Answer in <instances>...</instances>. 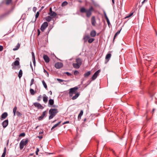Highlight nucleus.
<instances>
[{
  "label": "nucleus",
  "mask_w": 157,
  "mask_h": 157,
  "mask_svg": "<svg viewBox=\"0 0 157 157\" xmlns=\"http://www.w3.org/2000/svg\"><path fill=\"white\" fill-rule=\"evenodd\" d=\"M93 11H94V9L92 6H90L89 9L87 10L84 7H82L80 9V12L81 13H85L86 17H90Z\"/></svg>",
  "instance_id": "1"
},
{
  "label": "nucleus",
  "mask_w": 157,
  "mask_h": 157,
  "mask_svg": "<svg viewBox=\"0 0 157 157\" xmlns=\"http://www.w3.org/2000/svg\"><path fill=\"white\" fill-rule=\"evenodd\" d=\"M59 112L57 109H51L49 111V114L50 115L49 117V120L52 119Z\"/></svg>",
  "instance_id": "2"
},
{
  "label": "nucleus",
  "mask_w": 157,
  "mask_h": 157,
  "mask_svg": "<svg viewBox=\"0 0 157 157\" xmlns=\"http://www.w3.org/2000/svg\"><path fill=\"white\" fill-rule=\"evenodd\" d=\"M78 89V87L77 86L70 89L69 92V97H72L74 94L76 93V91Z\"/></svg>",
  "instance_id": "3"
},
{
  "label": "nucleus",
  "mask_w": 157,
  "mask_h": 157,
  "mask_svg": "<svg viewBox=\"0 0 157 157\" xmlns=\"http://www.w3.org/2000/svg\"><path fill=\"white\" fill-rule=\"evenodd\" d=\"M28 142V139L26 138L25 140L23 139L22 140L20 143V150H22L24 147V145H26Z\"/></svg>",
  "instance_id": "4"
},
{
  "label": "nucleus",
  "mask_w": 157,
  "mask_h": 157,
  "mask_svg": "<svg viewBox=\"0 0 157 157\" xmlns=\"http://www.w3.org/2000/svg\"><path fill=\"white\" fill-rule=\"evenodd\" d=\"M17 107L16 106H15L13 109V116H15L16 114V115L18 117H21L22 115V114L19 111H17Z\"/></svg>",
  "instance_id": "5"
},
{
  "label": "nucleus",
  "mask_w": 157,
  "mask_h": 157,
  "mask_svg": "<svg viewBox=\"0 0 157 157\" xmlns=\"http://www.w3.org/2000/svg\"><path fill=\"white\" fill-rule=\"evenodd\" d=\"M48 14L50 16L52 17V18L55 17L57 15V14L55 12L52 11V8L51 7L50 8L49 12Z\"/></svg>",
  "instance_id": "6"
},
{
  "label": "nucleus",
  "mask_w": 157,
  "mask_h": 157,
  "mask_svg": "<svg viewBox=\"0 0 157 157\" xmlns=\"http://www.w3.org/2000/svg\"><path fill=\"white\" fill-rule=\"evenodd\" d=\"M33 105L35 107L37 108L38 109H42L44 108V107L42 106L38 102L34 103Z\"/></svg>",
  "instance_id": "7"
},
{
  "label": "nucleus",
  "mask_w": 157,
  "mask_h": 157,
  "mask_svg": "<svg viewBox=\"0 0 157 157\" xmlns=\"http://www.w3.org/2000/svg\"><path fill=\"white\" fill-rule=\"evenodd\" d=\"M48 26V23L46 22H44L41 25L40 27V30L42 31H44L45 29Z\"/></svg>",
  "instance_id": "8"
},
{
  "label": "nucleus",
  "mask_w": 157,
  "mask_h": 157,
  "mask_svg": "<svg viewBox=\"0 0 157 157\" xmlns=\"http://www.w3.org/2000/svg\"><path fill=\"white\" fill-rule=\"evenodd\" d=\"M63 64L60 62H57L55 64V67L57 69H59L63 67Z\"/></svg>",
  "instance_id": "9"
},
{
  "label": "nucleus",
  "mask_w": 157,
  "mask_h": 157,
  "mask_svg": "<svg viewBox=\"0 0 157 157\" xmlns=\"http://www.w3.org/2000/svg\"><path fill=\"white\" fill-rule=\"evenodd\" d=\"M91 23L92 24V25L93 26H96V21L95 17L94 16H92L91 18Z\"/></svg>",
  "instance_id": "10"
},
{
  "label": "nucleus",
  "mask_w": 157,
  "mask_h": 157,
  "mask_svg": "<svg viewBox=\"0 0 157 157\" xmlns=\"http://www.w3.org/2000/svg\"><path fill=\"white\" fill-rule=\"evenodd\" d=\"M8 124V119L4 121L2 123V126L4 128H6Z\"/></svg>",
  "instance_id": "11"
},
{
  "label": "nucleus",
  "mask_w": 157,
  "mask_h": 157,
  "mask_svg": "<svg viewBox=\"0 0 157 157\" xmlns=\"http://www.w3.org/2000/svg\"><path fill=\"white\" fill-rule=\"evenodd\" d=\"M20 63L18 61V60H15L13 63L11 65L13 67L12 68V69H14V67L15 66H17L19 65Z\"/></svg>",
  "instance_id": "12"
},
{
  "label": "nucleus",
  "mask_w": 157,
  "mask_h": 157,
  "mask_svg": "<svg viewBox=\"0 0 157 157\" xmlns=\"http://www.w3.org/2000/svg\"><path fill=\"white\" fill-rule=\"evenodd\" d=\"M81 66L82 63V61L81 59L78 58L76 59H75V63Z\"/></svg>",
  "instance_id": "13"
},
{
  "label": "nucleus",
  "mask_w": 157,
  "mask_h": 157,
  "mask_svg": "<svg viewBox=\"0 0 157 157\" xmlns=\"http://www.w3.org/2000/svg\"><path fill=\"white\" fill-rule=\"evenodd\" d=\"M43 59L45 62L46 63H48L50 61V58L47 55H44L43 56Z\"/></svg>",
  "instance_id": "14"
},
{
  "label": "nucleus",
  "mask_w": 157,
  "mask_h": 157,
  "mask_svg": "<svg viewBox=\"0 0 157 157\" xmlns=\"http://www.w3.org/2000/svg\"><path fill=\"white\" fill-rule=\"evenodd\" d=\"M96 31L94 30H93L90 31V35L91 37H95L96 35Z\"/></svg>",
  "instance_id": "15"
},
{
  "label": "nucleus",
  "mask_w": 157,
  "mask_h": 157,
  "mask_svg": "<svg viewBox=\"0 0 157 157\" xmlns=\"http://www.w3.org/2000/svg\"><path fill=\"white\" fill-rule=\"evenodd\" d=\"M90 38V36L89 35H85L83 36V39L84 40V42H86L88 41V39Z\"/></svg>",
  "instance_id": "16"
},
{
  "label": "nucleus",
  "mask_w": 157,
  "mask_h": 157,
  "mask_svg": "<svg viewBox=\"0 0 157 157\" xmlns=\"http://www.w3.org/2000/svg\"><path fill=\"white\" fill-rule=\"evenodd\" d=\"M75 95L72 97V99L73 100H74L77 99L78 97L79 96L80 94L76 91V93L75 94Z\"/></svg>",
  "instance_id": "17"
},
{
  "label": "nucleus",
  "mask_w": 157,
  "mask_h": 157,
  "mask_svg": "<svg viewBox=\"0 0 157 157\" xmlns=\"http://www.w3.org/2000/svg\"><path fill=\"white\" fill-rule=\"evenodd\" d=\"M32 60L33 61V64L34 66H35L36 64V61L35 59V55L33 52H32Z\"/></svg>",
  "instance_id": "18"
},
{
  "label": "nucleus",
  "mask_w": 157,
  "mask_h": 157,
  "mask_svg": "<svg viewBox=\"0 0 157 157\" xmlns=\"http://www.w3.org/2000/svg\"><path fill=\"white\" fill-rule=\"evenodd\" d=\"M72 66L74 68L77 69H79L81 66L78 64L76 63H72Z\"/></svg>",
  "instance_id": "19"
},
{
  "label": "nucleus",
  "mask_w": 157,
  "mask_h": 157,
  "mask_svg": "<svg viewBox=\"0 0 157 157\" xmlns=\"http://www.w3.org/2000/svg\"><path fill=\"white\" fill-rule=\"evenodd\" d=\"M111 55L110 53H108L106 56L105 59L107 60V62H105V63H106L107 62H108L111 57Z\"/></svg>",
  "instance_id": "20"
},
{
  "label": "nucleus",
  "mask_w": 157,
  "mask_h": 157,
  "mask_svg": "<svg viewBox=\"0 0 157 157\" xmlns=\"http://www.w3.org/2000/svg\"><path fill=\"white\" fill-rule=\"evenodd\" d=\"M43 100L45 103H46L48 100V97L46 96L45 94H44L43 96Z\"/></svg>",
  "instance_id": "21"
},
{
  "label": "nucleus",
  "mask_w": 157,
  "mask_h": 157,
  "mask_svg": "<svg viewBox=\"0 0 157 157\" xmlns=\"http://www.w3.org/2000/svg\"><path fill=\"white\" fill-rule=\"evenodd\" d=\"M8 116V113L6 112L3 113L1 116V118L3 119H5Z\"/></svg>",
  "instance_id": "22"
},
{
  "label": "nucleus",
  "mask_w": 157,
  "mask_h": 157,
  "mask_svg": "<svg viewBox=\"0 0 157 157\" xmlns=\"http://www.w3.org/2000/svg\"><path fill=\"white\" fill-rule=\"evenodd\" d=\"M83 111L82 110H81L80 111V112L78 116V120L79 121L81 119V117L83 114Z\"/></svg>",
  "instance_id": "23"
},
{
  "label": "nucleus",
  "mask_w": 157,
  "mask_h": 157,
  "mask_svg": "<svg viewBox=\"0 0 157 157\" xmlns=\"http://www.w3.org/2000/svg\"><path fill=\"white\" fill-rule=\"evenodd\" d=\"M91 74V71H89L85 73L84 75V77L85 78L88 77Z\"/></svg>",
  "instance_id": "24"
},
{
  "label": "nucleus",
  "mask_w": 157,
  "mask_h": 157,
  "mask_svg": "<svg viewBox=\"0 0 157 157\" xmlns=\"http://www.w3.org/2000/svg\"><path fill=\"white\" fill-rule=\"evenodd\" d=\"M6 152V147H5L4 149L2 155L1 157H5Z\"/></svg>",
  "instance_id": "25"
},
{
  "label": "nucleus",
  "mask_w": 157,
  "mask_h": 157,
  "mask_svg": "<svg viewBox=\"0 0 157 157\" xmlns=\"http://www.w3.org/2000/svg\"><path fill=\"white\" fill-rule=\"evenodd\" d=\"M10 12H7L5 13H4L3 14H2L1 16V18L4 17H6V16H7V15H8L10 14Z\"/></svg>",
  "instance_id": "26"
},
{
  "label": "nucleus",
  "mask_w": 157,
  "mask_h": 157,
  "mask_svg": "<svg viewBox=\"0 0 157 157\" xmlns=\"http://www.w3.org/2000/svg\"><path fill=\"white\" fill-rule=\"evenodd\" d=\"M121 30H119L115 34L114 36V37H113V42H114V40L116 38V37L120 33V32L121 30Z\"/></svg>",
  "instance_id": "27"
},
{
  "label": "nucleus",
  "mask_w": 157,
  "mask_h": 157,
  "mask_svg": "<svg viewBox=\"0 0 157 157\" xmlns=\"http://www.w3.org/2000/svg\"><path fill=\"white\" fill-rule=\"evenodd\" d=\"M52 17H51L50 16H48L45 17V19L46 21L49 22L52 20Z\"/></svg>",
  "instance_id": "28"
},
{
  "label": "nucleus",
  "mask_w": 157,
  "mask_h": 157,
  "mask_svg": "<svg viewBox=\"0 0 157 157\" xmlns=\"http://www.w3.org/2000/svg\"><path fill=\"white\" fill-rule=\"evenodd\" d=\"M54 103V101L52 99H50L49 100L48 105H53Z\"/></svg>",
  "instance_id": "29"
},
{
  "label": "nucleus",
  "mask_w": 157,
  "mask_h": 157,
  "mask_svg": "<svg viewBox=\"0 0 157 157\" xmlns=\"http://www.w3.org/2000/svg\"><path fill=\"white\" fill-rule=\"evenodd\" d=\"M95 40L94 38H89L88 40V42L89 43H91L93 42Z\"/></svg>",
  "instance_id": "30"
},
{
  "label": "nucleus",
  "mask_w": 157,
  "mask_h": 157,
  "mask_svg": "<svg viewBox=\"0 0 157 157\" xmlns=\"http://www.w3.org/2000/svg\"><path fill=\"white\" fill-rule=\"evenodd\" d=\"M22 71L21 70H20L19 71L18 76L19 78L22 77Z\"/></svg>",
  "instance_id": "31"
},
{
  "label": "nucleus",
  "mask_w": 157,
  "mask_h": 157,
  "mask_svg": "<svg viewBox=\"0 0 157 157\" xmlns=\"http://www.w3.org/2000/svg\"><path fill=\"white\" fill-rule=\"evenodd\" d=\"M30 91L31 94L32 95H34L35 93V92L34 91V90L33 89H31V88L30 89Z\"/></svg>",
  "instance_id": "32"
},
{
  "label": "nucleus",
  "mask_w": 157,
  "mask_h": 157,
  "mask_svg": "<svg viewBox=\"0 0 157 157\" xmlns=\"http://www.w3.org/2000/svg\"><path fill=\"white\" fill-rule=\"evenodd\" d=\"M42 84L44 87L46 89H47V85L46 83L45 82V81L44 80H43L42 81Z\"/></svg>",
  "instance_id": "33"
},
{
  "label": "nucleus",
  "mask_w": 157,
  "mask_h": 157,
  "mask_svg": "<svg viewBox=\"0 0 157 157\" xmlns=\"http://www.w3.org/2000/svg\"><path fill=\"white\" fill-rule=\"evenodd\" d=\"M20 44H19V43H18L16 46V48H14L13 49V51H15V50H17L20 47Z\"/></svg>",
  "instance_id": "34"
},
{
  "label": "nucleus",
  "mask_w": 157,
  "mask_h": 157,
  "mask_svg": "<svg viewBox=\"0 0 157 157\" xmlns=\"http://www.w3.org/2000/svg\"><path fill=\"white\" fill-rule=\"evenodd\" d=\"M47 113V111H45L43 112L41 116H42L43 117H44L45 116H46V114Z\"/></svg>",
  "instance_id": "35"
},
{
  "label": "nucleus",
  "mask_w": 157,
  "mask_h": 157,
  "mask_svg": "<svg viewBox=\"0 0 157 157\" xmlns=\"http://www.w3.org/2000/svg\"><path fill=\"white\" fill-rule=\"evenodd\" d=\"M101 72V70L100 69L96 71L94 73L95 75L98 76L99 75V73Z\"/></svg>",
  "instance_id": "36"
},
{
  "label": "nucleus",
  "mask_w": 157,
  "mask_h": 157,
  "mask_svg": "<svg viewBox=\"0 0 157 157\" xmlns=\"http://www.w3.org/2000/svg\"><path fill=\"white\" fill-rule=\"evenodd\" d=\"M42 97L41 95H39L37 98V101H40L41 100V99L42 98Z\"/></svg>",
  "instance_id": "37"
},
{
  "label": "nucleus",
  "mask_w": 157,
  "mask_h": 157,
  "mask_svg": "<svg viewBox=\"0 0 157 157\" xmlns=\"http://www.w3.org/2000/svg\"><path fill=\"white\" fill-rule=\"evenodd\" d=\"M97 76L95 75V74H94L91 77V79H92V80H94L97 78Z\"/></svg>",
  "instance_id": "38"
},
{
  "label": "nucleus",
  "mask_w": 157,
  "mask_h": 157,
  "mask_svg": "<svg viewBox=\"0 0 157 157\" xmlns=\"http://www.w3.org/2000/svg\"><path fill=\"white\" fill-rule=\"evenodd\" d=\"M25 135V132H23L22 133H21L19 135V137H24Z\"/></svg>",
  "instance_id": "39"
},
{
  "label": "nucleus",
  "mask_w": 157,
  "mask_h": 157,
  "mask_svg": "<svg viewBox=\"0 0 157 157\" xmlns=\"http://www.w3.org/2000/svg\"><path fill=\"white\" fill-rule=\"evenodd\" d=\"M39 15V11H38L37 12V13H36V14L35 15V18H36L35 21L36 20L37 18L38 17Z\"/></svg>",
  "instance_id": "40"
},
{
  "label": "nucleus",
  "mask_w": 157,
  "mask_h": 157,
  "mask_svg": "<svg viewBox=\"0 0 157 157\" xmlns=\"http://www.w3.org/2000/svg\"><path fill=\"white\" fill-rule=\"evenodd\" d=\"M79 73V71H75L74 72V74L75 75H78Z\"/></svg>",
  "instance_id": "41"
},
{
  "label": "nucleus",
  "mask_w": 157,
  "mask_h": 157,
  "mask_svg": "<svg viewBox=\"0 0 157 157\" xmlns=\"http://www.w3.org/2000/svg\"><path fill=\"white\" fill-rule=\"evenodd\" d=\"M106 20L107 22L108 26L110 28V25H111V24H110V22L109 20V19H108Z\"/></svg>",
  "instance_id": "42"
},
{
  "label": "nucleus",
  "mask_w": 157,
  "mask_h": 157,
  "mask_svg": "<svg viewBox=\"0 0 157 157\" xmlns=\"http://www.w3.org/2000/svg\"><path fill=\"white\" fill-rule=\"evenodd\" d=\"M103 13H104V15L105 17V18L106 19V20L108 19H109V18H108V17H107V15L106 14V13L105 11H104Z\"/></svg>",
  "instance_id": "43"
},
{
  "label": "nucleus",
  "mask_w": 157,
  "mask_h": 157,
  "mask_svg": "<svg viewBox=\"0 0 157 157\" xmlns=\"http://www.w3.org/2000/svg\"><path fill=\"white\" fill-rule=\"evenodd\" d=\"M44 72L45 74H46L47 75V76H48V72L44 69Z\"/></svg>",
  "instance_id": "44"
},
{
  "label": "nucleus",
  "mask_w": 157,
  "mask_h": 157,
  "mask_svg": "<svg viewBox=\"0 0 157 157\" xmlns=\"http://www.w3.org/2000/svg\"><path fill=\"white\" fill-rule=\"evenodd\" d=\"M44 118V117H43L41 115L38 118V120L39 121H40L42 120Z\"/></svg>",
  "instance_id": "45"
},
{
  "label": "nucleus",
  "mask_w": 157,
  "mask_h": 157,
  "mask_svg": "<svg viewBox=\"0 0 157 157\" xmlns=\"http://www.w3.org/2000/svg\"><path fill=\"white\" fill-rule=\"evenodd\" d=\"M12 0H6V3L7 4H10Z\"/></svg>",
  "instance_id": "46"
},
{
  "label": "nucleus",
  "mask_w": 157,
  "mask_h": 157,
  "mask_svg": "<svg viewBox=\"0 0 157 157\" xmlns=\"http://www.w3.org/2000/svg\"><path fill=\"white\" fill-rule=\"evenodd\" d=\"M34 82V79L33 78L31 80V82H30V86H31L33 84Z\"/></svg>",
  "instance_id": "47"
},
{
  "label": "nucleus",
  "mask_w": 157,
  "mask_h": 157,
  "mask_svg": "<svg viewBox=\"0 0 157 157\" xmlns=\"http://www.w3.org/2000/svg\"><path fill=\"white\" fill-rule=\"evenodd\" d=\"M67 76H70L72 75V74L69 72H67L65 73Z\"/></svg>",
  "instance_id": "48"
},
{
  "label": "nucleus",
  "mask_w": 157,
  "mask_h": 157,
  "mask_svg": "<svg viewBox=\"0 0 157 157\" xmlns=\"http://www.w3.org/2000/svg\"><path fill=\"white\" fill-rule=\"evenodd\" d=\"M39 151V148H37L36 150V155H38V152Z\"/></svg>",
  "instance_id": "49"
},
{
  "label": "nucleus",
  "mask_w": 157,
  "mask_h": 157,
  "mask_svg": "<svg viewBox=\"0 0 157 157\" xmlns=\"http://www.w3.org/2000/svg\"><path fill=\"white\" fill-rule=\"evenodd\" d=\"M67 2L65 1V2H63L62 3V6H63V5H67Z\"/></svg>",
  "instance_id": "50"
},
{
  "label": "nucleus",
  "mask_w": 157,
  "mask_h": 157,
  "mask_svg": "<svg viewBox=\"0 0 157 157\" xmlns=\"http://www.w3.org/2000/svg\"><path fill=\"white\" fill-rule=\"evenodd\" d=\"M57 80L59 81L60 82H62L63 81V80L59 78H57Z\"/></svg>",
  "instance_id": "51"
},
{
  "label": "nucleus",
  "mask_w": 157,
  "mask_h": 157,
  "mask_svg": "<svg viewBox=\"0 0 157 157\" xmlns=\"http://www.w3.org/2000/svg\"><path fill=\"white\" fill-rule=\"evenodd\" d=\"M57 125H56L55 124L52 128H51V130H53L56 127H57Z\"/></svg>",
  "instance_id": "52"
},
{
  "label": "nucleus",
  "mask_w": 157,
  "mask_h": 157,
  "mask_svg": "<svg viewBox=\"0 0 157 157\" xmlns=\"http://www.w3.org/2000/svg\"><path fill=\"white\" fill-rule=\"evenodd\" d=\"M69 123V121H66L64 122L63 123L62 125H63V124H68V123Z\"/></svg>",
  "instance_id": "53"
},
{
  "label": "nucleus",
  "mask_w": 157,
  "mask_h": 157,
  "mask_svg": "<svg viewBox=\"0 0 157 157\" xmlns=\"http://www.w3.org/2000/svg\"><path fill=\"white\" fill-rule=\"evenodd\" d=\"M3 49V47L2 46L0 45V52L2 51Z\"/></svg>",
  "instance_id": "54"
},
{
  "label": "nucleus",
  "mask_w": 157,
  "mask_h": 157,
  "mask_svg": "<svg viewBox=\"0 0 157 157\" xmlns=\"http://www.w3.org/2000/svg\"><path fill=\"white\" fill-rule=\"evenodd\" d=\"M61 122V121H59V122H58L56 124V125L57 127L58 126L59 127L60 126H59V124H60Z\"/></svg>",
  "instance_id": "55"
},
{
  "label": "nucleus",
  "mask_w": 157,
  "mask_h": 157,
  "mask_svg": "<svg viewBox=\"0 0 157 157\" xmlns=\"http://www.w3.org/2000/svg\"><path fill=\"white\" fill-rule=\"evenodd\" d=\"M38 137L40 140H41L43 138V136H38Z\"/></svg>",
  "instance_id": "56"
},
{
  "label": "nucleus",
  "mask_w": 157,
  "mask_h": 157,
  "mask_svg": "<svg viewBox=\"0 0 157 157\" xmlns=\"http://www.w3.org/2000/svg\"><path fill=\"white\" fill-rule=\"evenodd\" d=\"M36 7H34L33 8V10L35 12L36 11Z\"/></svg>",
  "instance_id": "57"
},
{
  "label": "nucleus",
  "mask_w": 157,
  "mask_h": 157,
  "mask_svg": "<svg viewBox=\"0 0 157 157\" xmlns=\"http://www.w3.org/2000/svg\"><path fill=\"white\" fill-rule=\"evenodd\" d=\"M38 30V36H39V35L40 34V30L39 29H38L37 30Z\"/></svg>",
  "instance_id": "58"
},
{
  "label": "nucleus",
  "mask_w": 157,
  "mask_h": 157,
  "mask_svg": "<svg viewBox=\"0 0 157 157\" xmlns=\"http://www.w3.org/2000/svg\"><path fill=\"white\" fill-rule=\"evenodd\" d=\"M129 17H130L129 15H128V16H126V17H124V19H126V18H129Z\"/></svg>",
  "instance_id": "59"
},
{
  "label": "nucleus",
  "mask_w": 157,
  "mask_h": 157,
  "mask_svg": "<svg viewBox=\"0 0 157 157\" xmlns=\"http://www.w3.org/2000/svg\"><path fill=\"white\" fill-rule=\"evenodd\" d=\"M133 12H132V13H131L129 15L130 17L133 15Z\"/></svg>",
  "instance_id": "60"
},
{
  "label": "nucleus",
  "mask_w": 157,
  "mask_h": 157,
  "mask_svg": "<svg viewBox=\"0 0 157 157\" xmlns=\"http://www.w3.org/2000/svg\"><path fill=\"white\" fill-rule=\"evenodd\" d=\"M147 0H144V1L142 2V5L146 1H147Z\"/></svg>",
  "instance_id": "61"
},
{
  "label": "nucleus",
  "mask_w": 157,
  "mask_h": 157,
  "mask_svg": "<svg viewBox=\"0 0 157 157\" xmlns=\"http://www.w3.org/2000/svg\"><path fill=\"white\" fill-rule=\"evenodd\" d=\"M43 133V131H40V132H39V134H42Z\"/></svg>",
  "instance_id": "62"
},
{
  "label": "nucleus",
  "mask_w": 157,
  "mask_h": 157,
  "mask_svg": "<svg viewBox=\"0 0 157 157\" xmlns=\"http://www.w3.org/2000/svg\"><path fill=\"white\" fill-rule=\"evenodd\" d=\"M112 0V2L113 3V4H114V0Z\"/></svg>",
  "instance_id": "63"
},
{
  "label": "nucleus",
  "mask_w": 157,
  "mask_h": 157,
  "mask_svg": "<svg viewBox=\"0 0 157 157\" xmlns=\"http://www.w3.org/2000/svg\"><path fill=\"white\" fill-rule=\"evenodd\" d=\"M49 92L50 93V95H51L52 94V91H49Z\"/></svg>",
  "instance_id": "64"
}]
</instances>
